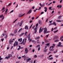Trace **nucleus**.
Segmentation results:
<instances>
[{
  "label": "nucleus",
  "mask_w": 63,
  "mask_h": 63,
  "mask_svg": "<svg viewBox=\"0 0 63 63\" xmlns=\"http://www.w3.org/2000/svg\"><path fill=\"white\" fill-rule=\"evenodd\" d=\"M43 29L44 30V33L46 34V33H47V28H43Z\"/></svg>",
  "instance_id": "f257e3e1"
},
{
  "label": "nucleus",
  "mask_w": 63,
  "mask_h": 63,
  "mask_svg": "<svg viewBox=\"0 0 63 63\" xmlns=\"http://www.w3.org/2000/svg\"><path fill=\"white\" fill-rule=\"evenodd\" d=\"M25 39V40H24V39H23V41L22 42L21 44H23V43H24L23 44H25V43H26V39Z\"/></svg>",
  "instance_id": "f03ea898"
},
{
  "label": "nucleus",
  "mask_w": 63,
  "mask_h": 63,
  "mask_svg": "<svg viewBox=\"0 0 63 63\" xmlns=\"http://www.w3.org/2000/svg\"><path fill=\"white\" fill-rule=\"evenodd\" d=\"M25 29H26V30H28L29 28H28V26L26 25L25 27Z\"/></svg>",
  "instance_id": "7ed1b4c3"
},
{
  "label": "nucleus",
  "mask_w": 63,
  "mask_h": 63,
  "mask_svg": "<svg viewBox=\"0 0 63 63\" xmlns=\"http://www.w3.org/2000/svg\"><path fill=\"white\" fill-rule=\"evenodd\" d=\"M41 29H42V27H41L39 30V33H40L41 32L43 31V28H42L41 30Z\"/></svg>",
  "instance_id": "20e7f679"
},
{
  "label": "nucleus",
  "mask_w": 63,
  "mask_h": 63,
  "mask_svg": "<svg viewBox=\"0 0 63 63\" xmlns=\"http://www.w3.org/2000/svg\"><path fill=\"white\" fill-rule=\"evenodd\" d=\"M61 44H62L61 43V42H59V45H58V47H62V46L61 45Z\"/></svg>",
  "instance_id": "39448f33"
},
{
  "label": "nucleus",
  "mask_w": 63,
  "mask_h": 63,
  "mask_svg": "<svg viewBox=\"0 0 63 63\" xmlns=\"http://www.w3.org/2000/svg\"><path fill=\"white\" fill-rule=\"evenodd\" d=\"M25 53H28V50L27 48H26L25 49Z\"/></svg>",
  "instance_id": "423d86ee"
},
{
  "label": "nucleus",
  "mask_w": 63,
  "mask_h": 63,
  "mask_svg": "<svg viewBox=\"0 0 63 63\" xmlns=\"http://www.w3.org/2000/svg\"><path fill=\"white\" fill-rule=\"evenodd\" d=\"M25 15V14H23L22 15H21V14H20L19 15V17H22V16H23L24 15Z\"/></svg>",
  "instance_id": "0eeeda50"
},
{
  "label": "nucleus",
  "mask_w": 63,
  "mask_h": 63,
  "mask_svg": "<svg viewBox=\"0 0 63 63\" xmlns=\"http://www.w3.org/2000/svg\"><path fill=\"white\" fill-rule=\"evenodd\" d=\"M34 30L35 31L34 33H36L37 32V28L36 27L35 28Z\"/></svg>",
  "instance_id": "6e6552de"
},
{
  "label": "nucleus",
  "mask_w": 63,
  "mask_h": 63,
  "mask_svg": "<svg viewBox=\"0 0 63 63\" xmlns=\"http://www.w3.org/2000/svg\"><path fill=\"white\" fill-rule=\"evenodd\" d=\"M31 12H32V10H30L27 13V14H30V13H31Z\"/></svg>",
  "instance_id": "1a4fd4ad"
},
{
  "label": "nucleus",
  "mask_w": 63,
  "mask_h": 63,
  "mask_svg": "<svg viewBox=\"0 0 63 63\" xmlns=\"http://www.w3.org/2000/svg\"><path fill=\"white\" fill-rule=\"evenodd\" d=\"M37 44H40L41 43V42L39 41V39L37 40Z\"/></svg>",
  "instance_id": "9d476101"
},
{
  "label": "nucleus",
  "mask_w": 63,
  "mask_h": 63,
  "mask_svg": "<svg viewBox=\"0 0 63 63\" xmlns=\"http://www.w3.org/2000/svg\"><path fill=\"white\" fill-rule=\"evenodd\" d=\"M18 41L19 42L20 41V42H21V41H22V38H19L18 39Z\"/></svg>",
  "instance_id": "9b49d317"
},
{
  "label": "nucleus",
  "mask_w": 63,
  "mask_h": 63,
  "mask_svg": "<svg viewBox=\"0 0 63 63\" xmlns=\"http://www.w3.org/2000/svg\"><path fill=\"white\" fill-rule=\"evenodd\" d=\"M10 58V56H9L8 55V56L6 57H5V59H9V58Z\"/></svg>",
  "instance_id": "f8f14e48"
},
{
  "label": "nucleus",
  "mask_w": 63,
  "mask_h": 63,
  "mask_svg": "<svg viewBox=\"0 0 63 63\" xmlns=\"http://www.w3.org/2000/svg\"><path fill=\"white\" fill-rule=\"evenodd\" d=\"M28 38L29 40H30V35L29 34L28 36Z\"/></svg>",
  "instance_id": "ddd939ff"
},
{
  "label": "nucleus",
  "mask_w": 63,
  "mask_h": 63,
  "mask_svg": "<svg viewBox=\"0 0 63 63\" xmlns=\"http://www.w3.org/2000/svg\"><path fill=\"white\" fill-rule=\"evenodd\" d=\"M31 60V59L30 58H29L27 59V62H28L29 61H30V60Z\"/></svg>",
  "instance_id": "4468645a"
},
{
  "label": "nucleus",
  "mask_w": 63,
  "mask_h": 63,
  "mask_svg": "<svg viewBox=\"0 0 63 63\" xmlns=\"http://www.w3.org/2000/svg\"><path fill=\"white\" fill-rule=\"evenodd\" d=\"M39 24H42V22L40 20H39L38 21Z\"/></svg>",
  "instance_id": "2eb2a0df"
},
{
  "label": "nucleus",
  "mask_w": 63,
  "mask_h": 63,
  "mask_svg": "<svg viewBox=\"0 0 63 63\" xmlns=\"http://www.w3.org/2000/svg\"><path fill=\"white\" fill-rule=\"evenodd\" d=\"M24 33V32H23V33H22L20 35H19L20 37H21V36H23Z\"/></svg>",
  "instance_id": "dca6fc26"
},
{
  "label": "nucleus",
  "mask_w": 63,
  "mask_h": 63,
  "mask_svg": "<svg viewBox=\"0 0 63 63\" xmlns=\"http://www.w3.org/2000/svg\"><path fill=\"white\" fill-rule=\"evenodd\" d=\"M23 21H22L20 23V24L19 25L20 26H21L22 25V23L23 22Z\"/></svg>",
  "instance_id": "f3484780"
},
{
  "label": "nucleus",
  "mask_w": 63,
  "mask_h": 63,
  "mask_svg": "<svg viewBox=\"0 0 63 63\" xmlns=\"http://www.w3.org/2000/svg\"><path fill=\"white\" fill-rule=\"evenodd\" d=\"M6 33V31H4V33L2 34V36H5Z\"/></svg>",
  "instance_id": "a211bd4d"
},
{
  "label": "nucleus",
  "mask_w": 63,
  "mask_h": 63,
  "mask_svg": "<svg viewBox=\"0 0 63 63\" xmlns=\"http://www.w3.org/2000/svg\"><path fill=\"white\" fill-rule=\"evenodd\" d=\"M52 24L53 25H54L55 26H56V23H55V22H54Z\"/></svg>",
  "instance_id": "6ab92c4d"
},
{
  "label": "nucleus",
  "mask_w": 63,
  "mask_h": 63,
  "mask_svg": "<svg viewBox=\"0 0 63 63\" xmlns=\"http://www.w3.org/2000/svg\"><path fill=\"white\" fill-rule=\"evenodd\" d=\"M48 59L49 60H52L53 59V57H51L50 58H49Z\"/></svg>",
  "instance_id": "aec40b11"
},
{
  "label": "nucleus",
  "mask_w": 63,
  "mask_h": 63,
  "mask_svg": "<svg viewBox=\"0 0 63 63\" xmlns=\"http://www.w3.org/2000/svg\"><path fill=\"white\" fill-rule=\"evenodd\" d=\"M13 42V41H10V42H9V45H11V43H12V42Z\"/></svg>",
  "instance_id": "412c9836"
},
{
  "label": "nucleus",
  "mask_w": 63,
  "mask_h": 63,
  "mask_svg": "<svg viewBox=\"0 0 63 63\" xmlns=\"http://www.w3.org/2000/svg\"><path fill=\"white\" fill-rule=\"evenodd\" d=\"M22 29V28H21L19 30V31H18V32H20V31H21Z\"/></svg>",
  "instance_id": "4be33fe9"
},
{
  "label": "nucleus",
  "mask_w": 63,
  "mask_h": 63,
  "mask_svg": "<svg viewBox=\"0 0 63 63\" xmlns=\"http://www.w3.org/2000/svg\"><path fill=\"white\" fill-rule=\"evenodd\" d=\"M54 46H52L51 47H50V49L51 48V47L52 48H54Z\"/></svg>",
  "instance_id": "5701e85b"
},
{
  "label": "nucleus",
  "mask_w": 63,
  "mask_h": 63,
  "mask_svg": "<svg viewBox=\"0 0 63 63\" xmlns=\"http://www.w3.org/2000/svg\"><path fill=\"white\" fill-rule=\"evenodd\" d=\"M57 22H61V21L59 20H56Z\"/></svg>",
  "instance_id": "b1692460"
},
{
  "label": "nucleus",
  "mask_w": 63,
  "mask_h": 63,
  "mask_svg": "<svg viewBox=\"0 0 63 63\" xmlns=\"http://www.w3.org/2000/svg\"><path fill=\"white\" fill-rule=\"evenodd\" d=\"M15 45L16 46H17L18 45V42L17 41H16Z\"/></svg>",
  "instance_id": "393cba45"
},
{
  "label": "nucleus",
  "mask_w": 63,
  "mask_h": 63,
  "mask_svg": "<svg viewBox=\"0 0 63 63\" xmlns=\"http://www.w3.org/2000/svg\"><path fill=\"white\" fill-rule=\"evenodd\" d=\"M23 57L24 58H26V56L25 55L22 56V58H23Z\"/></svg>",
  "instance_id": "a878e982"
},
{
  "label": "nucleus",
  "mask_w": 63,
  "mask_h": 63,
  "mask_svg": "<svg viewBox=\"0 0 63 63\" xmlns=\"http://www.w3.org/2000/svg\"><path fill=\"white\" fill-rule=\"evenodd\" d=\"M8 37V35H6L5 37V38L6 39L7 37Z\"/></svg>",
  "instance_id": "bb28decb"
},
{
  "label": "nucleus",
  "mask_w": 63,
  "mask_h": 63,
  "mask_svg": "<svg viewBox=\"0 0 63 63\" xmlns=\"http://www.w3.org/2000/svg\"><path fill=\"white\" fill-rule=\"evenodd\" d=\"M8 55L10 56V57H12V55L11 54H8Z\"/></svg>",
  "instance_id": "cd10ccee"
},
{
  "label": "nucleus",
  "mask_w": 63,
  "mask_h": 63,
  "mask_svg": "<svg viewBox=\"0 0 63 63\" xmlns=\"http://www.w3.org/2000/svg\"><path fill=\"white\" fill-rule=\"evenodd\" d=\"M17 29H16L15 30L14 32L15 33H16L17 32Z\"/></svg>",
  "instance_id": "c85d7f7f"
},
{
  "label": "nucleus",
  "mask_w": 63,
  "mask_h": 63,
  "mask_svg": "<svg viewBox=\"0 0 63 63\" xmlns=\"http://www.w3.org/2000/svg\"><path fill=\"white\" fill-rule=\"evenodd\" d=\"M61 16H59L58 17V18H59V19H60V18H61Z\"/></svg>",
  "instance_id": "c756f323"
},
{
  "label": "nucleus",
  "mask_w": 63,
  "mask_h": 63,
  "mask_svg": "<svg viewBox=\"0 0 63 63\" xmlns=\"http://www.w3.org/2000/svg\"><path fill=\"white\" fill-rule=\"evenodd\" d=\"M28 33L27 32H26L25 34V35H27V33Z\"/></svg>",
  "instance_id": "7c9ffc66"
},
{
  "label": "nucleus",
  "mask_w": 63,
  "mask_h": 63,
  "mask_svg": "<svg viewBox=\"0 0 63 63\" xmlns=\"http://www.w3.org/2000/svg\"><path fill=\"white\" fill-rule=\"evenodd\" d=\"M3 15H2L0 16V18H2V17H3Z\"/></svg>",
  "instance_id": "2f4dec72"
},
{
  "label": "nucleus",
  "mask_w": 63,
  "mask_h": 63,
  "mask_svg": "<svg viewBox=\"0 0 63 63\" xmlns=\"http://www.w3.org/2000/svg\"><path fill=\"white\" fill-rule=\"evenodd\" d=\"M59 41V40H57L55 41V42H58V41Z\"/></svg>",
  "instance_id": "473e14b6"
},
{
  "label": "nucleus",
  "mask_w": 63,
  "mask_h": 63,
  "mask_svg": "<svg viewBox=\"0 0 63 63\" xmlns=\"http://www.w3.org/2000/svg\"><path fill=\"white\" fill-rule=\"evenodd\" d=\"M54 50V49H52L50 50V51H53Z\"/></svg>",
  "instance_id": "72a5a7b5"
},
{
  "label": "nucleus",
  "mask_w": 63,
  "mask_h": 63,
  "mask_svg": "<svg viewBox=\"0 0 63 63\" xmlns=\"http://www.w3.org/2000/svg\"><path fill=\"white\" fill-rule=\"evenodd\" d=\"M58 31V30H57L56 31L54 32V33H56V32H57Z\"/></svg>",
  "instance_id": "f704fd0d"
},
{
  "label": "nucleus",
  "mask_w": 63,
  "mask_h": 63,
  "mask_svg": "<svg viewBox=\"0 0 63 63\" xmlns=\"http://www.w3.org/2000/svg\"><path fill=\"white\" fill-rule=\"evenodd\" d=\"M57 52V50H56V51H54V53H56V52Z\"/></svg>",
  "instance_id": "c9c22d12"
},
{
  "label": "nucleus",
  "mask_w": 63,
  "mask_h": 63,
  "mask_svg": "<svg viewBox=\"0 0 63 63\" xmlns=\"http://www.w3.org/2000/svg\"><path fill=\"white\" fill-rule=\"evenodd\" d=\"M1 56H0V60H2V59H3V58H1Z\"/></svg>",
  "instance_id": "e433bc0d"
},
{
  "label": "nucleus",
  "mask_w": 63,
  "mask_h": 63,
  "mask_svg": "<svg viewBox=\"0 0 63 63\" xmlns=\"http://www.w3.org/2000/svg\"><path fill=\"white\" fill-rule=\"evenodd\" d=\"M10 35H11L12 36H14V34L11 33L10 34Z\"/></svg>",
  "instance_id": "4c0bfd02"
},
{
  "label": "nucleus",
  "mask_w": 63,
  "mask_h": 63,
  "mask_svg": "<svg viewBox=\"0 0 63 63\" xmlns=\"http://www.w3.org/2000/svg\"><path fill=\"white\" fill-rule=\"evenodd\" d=\"M4 9H5V7H4L2 8L1 11H3V10H4Z\"/></svg>",
  "instance_id": "58836bf2"
},
{
  "label": "nucleus",
  "mask_w": 63,
  "mask_h": 63,
  "mask_svg": "<svg viewBox=\"0 0 63 63\" xmlns=\"http://www.w3.org/2000/svg\"><path fill=\"white\" fill-rule=\"evenodd\" d=\"M37 57V56L36 55H35L34 56V57H35V58H36V57Z\"/></svg>",
  "instance_id": "ea45409f"
},
{
  "label": "nucleus",
  "mask_w": 63,
  "mask_h": 63,
  "mask_svg": "<svg viewBox=\"0 0 63 63\" xmlns=\"http://www.w3.org/2000/svg\"><path fill=\"white\" fill-rule=\"evenodd\" d=\"M40 47H38V51L40 50Z\"/></svg>",
  "instance_id": "a19ab883"
},
{
  "label": "nucleus",
  "mask_w": 63,
  "mask_h": 63,
  "mask_svg": "<svg viewBox=\"0 0 63 63\" xmlns=\"http://www.w3.org/2000/svg\"><path fill=\"white\" fill-rule=\"evenodd\" d=\"M17 20V19H16L15 20V21L14 22V23H15V22H16V20Z\"/></svg>",
  "instance_id": "79ce46f5"
},
{
  "label": "nucleus",
  "mask_w": 63,
  "mask_h": 63,
  "mask_svg": "<svg viewBox=\"0 0 63 63\" xmlns=\"http://www.w3.org/2000/svg\"><path fill=\"white\" fill-rule=\"evenodd\" d=\"M21 57H18V59H21Z\"/></svg>",
  "instance_id": "37998d69"
},
{
  "label": "nucleus",
  "mask_w": 63,
  "mask_h": 63,
  "mask_svg": "<svg viewBox=\"0 0 63 63\" xmlns=\"http://www.w3.org/2000/svg\"><path fill=\"white\" fill-rule=\"evenodd\" d=\"M12 4V3H10V4H9V5H8L7 6H11V5Z\"/></svg>",
  "instance_id": "c03bdc74"
},
{
  "label": "nucleus",
  "mask_w": 63,
  "mask_h": 63,
  "mask_svg": "<svg viewBox=\"0 0 63 63\" xmlns=\"http://www.w3.org/2000/svg\"><path fill=\"white\" fill-rule=\"evenodd\" d=\"M52 4V2L50 3V4H49L48 5V6H49V5H50V4Z\"/></svg>",
  "instance_id": "a18cd8bd"
},
{
  "label": "nucleus",
  "mask_w": 63,
  "mask_h": 63,
  "mask_svg": "<svg viewBox=\"0 0 63 63\" xmlns=\"http://www.w3.org/2000/svg\"><path fill=\"white\" fill-rule=\"evenodd\" d=\"M32 25H33V24H32L31 25V26H30V29H31V27H32Z\"/></svg>",
  "instance_id": "49530a36"
},
{
  "label": "nucleus",
  "mask_w": 63,
  "mask_h": 63,
  "mask_svg": "<svg viewBox=\"0 0 63 63\" xmlns=\"http://www.w3.org/2000/svg\"><path fill=\"white\" fill-rule=\"evenodd\" d=\"M42 45H44V44H45V42H42Z\"/></svg>",
  "instance_id": "de8ad7c7"
},
{
  "label": "nucleus",
  "mask_w": 63,
  "mask_h": 63,
  "mask_svg": "<svg viewBox=\"0 0 63 63\" xmlns=\"http://www.w3.org/2000/svg\"><path fill=\"white\" fill-rule=\"evenodd\" d=\"M34 41H35V40H32V43L34 42Z\"/></svg>",
  "instance_id": "09e8293b"
},
{
  "label": "nucleus",
  "mask_w": 63,
  "mask_h": 63,
  "mask_svg": "<svg viewBox=\"0 0 63 63\" xmlns=\"http://www.w3.org/2000/svg\"><path fill=\"white\" fill-rule=\"evenodd\" d=\"M38 24L37 23L36 24V27H37V26H38Z\"/></svg>",
  "instance_id": "8fccbe9b"
},
{
  "label": "nucleus",
  "mask_w": 63,
  "mask_h": 63,
  "mask_svg": "<svg viewBox=\"0 0 63 63\" xmlns=\"http://www.w3.org/2000/svg\"><path fill=\"white\" fill-rule=\"evenodd\" d=\"M44 13V12H42L41 13V15H42V14H43Z\"/></svg>",
  "instance_id": "3c124183"
},
{
  "label": "nucleus",
  "mask_w": 63,
  "mask_h": 63,
  "mask_svg": "<svg viewBox=\"0 0 63 63\" xmlns=\"http://www.w3.org/2000/svg\"><path fill=\"white\" fill-rule=\"evenodd\" d=\"M50 31H47V33H49Z\"/></svg>",
  "instance_id": "603ef678"
},
{
  "label": "nucleus",
  "mask_w": 63,
  "mask_h": 63,
  "mask_svg": "<svg viewBox=\"0 0 63 63\" xmlns=\"http://www.w3.org/2000/svg\"><path fill=\"white\" fill-rule=\"evenodd\" d=\"M54 11H53L52 13H51V14H53V13H54Z\"/></svg>",
  "instance_id": "864d4df0"
},
{
  "label": "nucleus",
  "mask_w": 63,
  "mask_h": 63,
  "mask_svg": "<svg viewBox=\"0 0 63 63\" xmlns=\"http://www.w3.org/2000/svg\"><path fill=\"white\" fill-rule=\"evenodd\" d=\"M52 23H50V24H49V26H50V25H52Z\"/></svg>",
  "instance_id": "5fc2aeb1"
},
{
  "label": "nucleus",
  "mask_w": 63,
  "mask_h": 63,
  "mask_svg": "<svg viewBox=\"0 0 63 63\" xmlns=\"http://www.w3.org/2000/svg\"><path fill=\"white\" fill-rule=\"evenodd\" d=\"M39 5L41 7H42V4H41V3H39Z\"/></svg>",
  "instance_id": "6e6d98bb"
},
{
  "label": "nucleus",
  "mask_w": 63,
  "mask_h": 63,
  "mask_svg": "<svg viewBox=\"0 0 63 63\" xmlns=\"http://www.w3.org/2000/svg\"><path fill=\"white\" fill-rule=\"evenodd\" d=\"M52 56V55H49V57H51Z\"/></svg>",
  "instance_id": "4d7b16f0"
},
{
  "label": "nucleus",
  "mask_w": 63,
  "mask_h": 63,
  "mask_svg": "<svg viewBox=\"0 0 63 63\" xmlns=\"http://www.w3.org/2000/svg\"><path fill=\"white\" fill-rule=\"evenodd\" d=\"M51 52H49L48 53V54H49L50 53H51Z\"/></svg>",
  "instance_id": "13d9d810"
},
{
  "label": "nucleus",
  "mask_w": 63,
  "mask_h": 63,
  "mask_svg": "<svg viewBox=\"0 0 63 63\" xmlns=\"http://www.w3.org/2000/svg\"><path fill=\"white\" fill-rule=\"evenodd\" d=\"M63 38V36H62L61 37L60 40H61V39H62V38Z\"/></svg>",
  "instance_id": "bf43d9fd"
},
{
  "label": "nucleus",
  "mask_w": 63,
  "mask_h": 63,
  "mask_svg": "<svg viewBox=\"0 0 63 63\" xmlns=\"http://www.w3.org/2000/svg\"><path fill=\"white\" fill-rule=\"evenodd\" d=\"M40 47V45H39L37 46V47Z\"/></svg>",
  "instance_id": "052dcab7"
},
{
  "label": "nucleus",
  "mask_w": 63,
  "mask_h": 63,
  "mask_svg": "<svg viewBox=\"0 0 63 63\" xmlns=\"http://www.w3.org/2000/svg\"><path fill=\"white\" fill-rule=\"evenodd\" d=\"M44 11L45 12H46L47 11V9H46Z\"/></svg>",
  "instance_id": "680f3d73"
},
{
  "label": "nucleus",
  "mask_w": 63,
  "mask_h": 63,
  "mask_svg": "<svg viewBox=\"0 0 63 63\" xmlns=\"http://www.w3.org/2000/svg\"><path fill=\"white\" fill-rule=\"evenodd\" d=\"M33 22V21L32 20L30 21V23H32Z\"/></svg>",
  "instance_id": "e2e57ef3"
},
{
  "label": "nucleus",
  "mask_w": 63,
  "mask_h": 63,
  "mask_svg": "<svg viewBox=\"0 0 63 63\" xmlns=\"http://www.w3.org/2000/svg\"><path fill=\"white\" fill-rule=\"evenodd\" d=\"M13 12H14V10H13L11 11L10 13H13Z\"/></svg>",
  "instance_id": "0e129e2a"
},
{
  "label": "nucleus",
  "mask_w": 63,
  "mask_h": 63,
  "mask_svg": "<svg viewBox=\"0 0 63 63\" xmlns=\"http://www.w3.org/2000/svg\"><path fill=\"white\" fill-rule=\"evenodd\" d=\"M49 9L50 10H51V7H50L49 8Z\"/></svg>",
  "instance_id": "69168bd1"
},
{
  "label": "nucleus",
  "mask_w": 63,
  "mask_h": 63,
  "mask_svg": "<svg viewBox=\"0 0 63 63\" xmlns=\"http://www.w3.org/2000/svg\"><path fill=\"white\" fill-rule=\"evenodd\" d=\"M38 17H39V16H37L36 17V18H35V19H37V18H38Z\"/></svg>",
  "instance_id": "338daca9"
},
{
  "label": "nucleus",
  "mask_w": 63,
  "mask_h": 63,
  "mask_svg": "<svg viewBox=\"0 0 63 63\" xmlns=\"http://www.w3.org/2000/svg\"><path fill=\"white\" fill-rule=\"evenodd\" d=\"M36 41H34V44H35V43H36Z\"/></svg>",
  "instance_id": "774afa93"
}]
</instances>
